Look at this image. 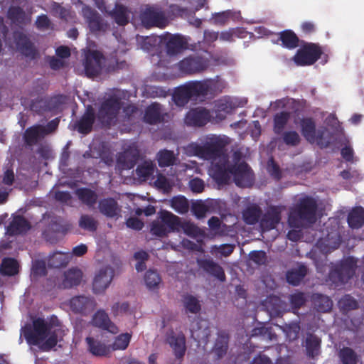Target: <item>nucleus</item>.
Returning <instances> with one entry per match:
<instances>
[{"label":"nucleus","instance_id":"6ab92c4d","mask_svg":"<svg viewBox=\"0 0 364 364\" xmlns=\"http://www.w3.org/2000/svg\"><path fill=\"white\" fill-rule=\"evenodd\" d=\"M282 209L279 206L272 205L268 208L264 214L261 216L260 227L264 231L276 228L282 219Z\"/></svg>","mask_w":364,"mask_h":364},{"label":"nucleus","instance_id":"e2e57ef3","mask_svg":"<svg viewBox=\"0 0 364 364\" xmlns=\"http://www.w3.org/2000/svg\"><path fill=\"white\" fill-rule=\"evenodd\" d=\"M342 308L345 310H354L358 308V301L350 295H345L340 301Z\"/></svg>","mask_w":364,"mask_h":364},{"label":"nucleus","instance_id":"6e6552de","mask_svg":"<svg viewBox=\"0 0 364 364\" xmlns=\"http://www.w3.org/2000/svg\"><path fill=\"white\" fill-rule=\"evenodd\" d=\"M355 269L356 262L353 257H347L331 267L328 279L336 286L344 284L353 277Z\"/></svg>","mask_w":364,"mask_h":364},{"label":"nucleus","instance_id":"bf43d9fd","mask_svg":"<svg viewBox=\"0 0 364 364\" xmlns=\"http://www.w3.org/2000/svg\"><path fill=\"white\" fill-rule=\"evenodd\" d=\"M284 143L290 146H296L300 144L301 137L296 131H287L282 134Z\"/></svg>","mask_w":364,"mask_h":364},{"label":"nucleus","instance_id":"69168bd1","mask_svg":"<svg viewBox=\"0 0 364 364\" xmlns=\"http://www.w3.org/2000/svg\"><path fill=\"white\" fill-rule=\"evenodd\" d=\"M268 172L276 180L279 181L282 178V171L279 166L272 158L268 161Z\"/></svg>","mask_w":364,"mask_h":364},{"label":"nucleus","instance_id":"de8ad7c7","mask_svg":"<svg viewBox=\"0 0 364 364\" xmlns=\"http://www.w3.org/2000/svg\"><path fill=\"white\" fill-rule=\"evenodd\" d=\"M338 357L342 364H357L358 357L350 347H343L338 352Z\"/></svg>","mask_w":364,"mask_h":364},{"label":"nucleus","instance_id":"c85d7f7f","mask_svg":"<svg viewBox=\"0 0 364 364\" xmlns=\"http://www.w3.org/2000/svg\"><path fill=\"white\" fill-rule=\"evenodd\" d=\"M279 38L276 43L281 42V46L289 50H293L299 46L300 40L291 29H286L277 33Z\"/></svg>","mask_w":364,"mask_h":364},{"label":"nucleus","instance_id":"774afa93","mask_svg":"<svg viewBox=\"0 0 364 364\" xmlns=\"http://www.w3.org/2000/svg\"><path fill=\"white\" fill-rule=\"evenodd\" d=\"M181 230L189 236L196 235L198 231V227L188 221L181 222V225H180V230Z\"/></svg>","mask_w":364,"mask_h":364},{"label":"nucleus","instance_id":"3c124183","mask_svg":"<svg viewBox=\"0 0 364 364\" xmlns=\"http://www.w3.org/2000/svg\"><path fill=\"white\" fill-rule=\"evenodd\" d=\"M132 338L129 333H121L117 336L112 344L110 346L112 350H124L127 348Z\"/></svg>","mask_w":364,"mask_h":364},{"label":"nucleus","instance_id":"72a5a7b5","mask_svg":"<svg viewBox=\"0 0 364 364\" xmlns=\"http://www.w3.org/2000/svg\"><path fill=\"white\" fill-rule=\"evenodd\" d=\"M82 279V272L77 268H72L64 273V279L62 287L64 289H70L78 286Z\"/></svg>","mask_w":364,"mask_h":364},{"label":"nucleus","instance_id":"4c0bfd02","mask_svg":"<svg viewBox=\"0 0 364 364\" xmlns=\"http://www.w3.org/2000/svg\"><path fill=\"white\" fill-rule=\"evenodd\" d=\"M262 216V209L257 204L247 206L242 212V218L247 225H255Z\"/></svg>","mask_w":364,"mask_h":364},{"label":"nucleus","instance_id":"393cba45","mask_svg":"<svg viewBox=\"0 0 364 364\" xmlns=\"http://www.w3.org/2000/svg\"><path fill=\"white\" fill-rule=\"evenodd\" d=\"M139 151L135 147L127 149L117 159L124 169H131L135 166L139 159Z\"/></svg>","mask_w":364,"mask_h":364},{"label":"nucleus","instance_id":"4d7b16f0","mask_svg":"<svg viewBox=\"0 0 364 364\" xmlns=\"http://www.w3.org/2000/svg\"><path fill=\"white\" fill-rule=\"evenodd\" d=\"M154 171V165L151 161H145L139 164L136 169V173L139 178L146 179L153 174Z\"/></svg>","mask_w":364,"mask_h":364},{"label":"nucleus","instance_id":"a18cd8bd","mask_svg":"<svg viewBox=\"0 0 364 364\" xmlns=\"http://www.w3.org/2000/svg\"><path fill=\"white\" fill-rule=\"evenodd\" d=\"M182 301L186 312L196 314L201 310L200 301L191 294L183 295Z\"/></svg>","mask_w":364,"mask_h":364},{"label":"nucleus","instance_id":"dca6fc26","mask_svg":"<svg viewBox=\"0 0 364 364\" xmlns=\"http://www.w3.org/2000/svg\"><path fill=\"white\" fill-rule=\"evenodd\" d=\"M200 269L208 275L223 282L226 276L223 268L211 258H199L196 260Z\"/></svg>","mask_w":364,"mask_h":364},{"label":"nucleus","instance_id":"a19ab883","mask_svg":"<svg viewBox=\"0 0 364 364\" xmlns=\"http://www.w3.org/2000/svg\"><path fill=\"white\" fill-rule=\"evenodd\" d=\"M19 267V264L16 259L5 257L0 265V273L3 276H15L18 273Z\"/></svg>","mask_w":364,"mask_h":364},{"label":"nucleus","instance_id":"052dcab7","mask_svg":"<svg viewBox=\"0 0 364 364\" xmlns=\"http://www.w3.org/2000/svg\"><path fill=\"white\" fill-rule=\"evenodd\" d=\"M306 301L305 294L301 291H297L289 296V302L291 306L294 310L300 309Z\"/></svg>","mask_w":364,"mask_h":364},{"label":"nucleus","instance_id":"a211bd4d","mask_svg":"<svg viewBox=\"0 0 364 364\" xmlns=\"http://www.w3.org/2000/svg\"><path fill=\"white\" fill-rule=\"evenodd\" d=\"M210 119V112L204 107H196L190 109L186 114L185 123L190 127H203Z\"/></svg>","mask_w":364,"mask_h":364},{"label":"nucleus","instance_id":"20e7f679","mask_svg":"<svg viewBox=\"0 0 364 364\" xmlns=\"http://www.w3.org/2000/svg\"><path fill=\"white\" fill-rule=\"evenodd\" d=\"M317 210L318 203L314 198L307 195L301 197L290 210L289 224L291 226H298L300 221L314 223Z\"/></svg>","mask_w":364,"mask_h":364},{"label":"nucleus","instance_id":"6e6d98bb","mask_svg":"<svg viewBox=\"0 0 364 364\" xmlns=\"http://www.w3.org/2000/svg\"><path fill=\"white\" fill-rule=\"evenodd\" d=\"M144 281L148 289H154L159 287L161 278L156 271L149 269L144 275Z\"/></svg>","mask_w":364,"mask_h":364},{"label":"nucleus","instance_id":"58836bf2","mask_svg":"<svg viewBox=\"0 0 364 364\" xmlns=\"http://www.w3.org/2000/svg\"><path fill=\"white\" fill-rule=\"evenodd\" d=\"M228 341L229 336L227 333L225 331L218 332L213 347V352L218 359L223 358L226 354L228 348Z\"/></svg>","mask_w":364,"mask_h":364},{"label":"nucleus","instance_id":"2eb2a0df","mask_svg":"<svg viewBox=\"0 0 364 364\" xmlns=\"http://www.w3.org/2000/svg\"><path fill=\"white\" fill-rule=\"evenodd\" d=\"M96 117L97 115L92 105H88L80 118L75 122L74 129L84 135L90 134L92 131Z\"/></svg>","mask_w":364,"mask_h":364},{"label":"nucleus","instance_id":"603ef678","mask_svg":"<svg viewBox=\"0 0 364 364\" xmlns=\"http://www.w3.org/2000/svg\"><path fill=\"white\" fill-rule=\"evenodd\" d=\"M8 18L17 24L26 23V13L20 6H11L8 10Z\"/></svg>","mask_w":364,"mask_h":364},{"label":"nucleus","instance_id":"7c9ffc66","mask_svg":"<svg viewBox=\"0 0 364 364\" xmlns=\"http://www.w3.org/2000/svg\"><path fill=\"white\" fill-rule=\"evenodd\" d=\"M321 340L316 335L313 333H308L305 339V348L306 355L314 359L321 353Z\"/></svg>","mask_w":364,"mask_h":364},{"label":"nucleus","instance_id":"13d9d810","mask_svg":"<svg viewBox=\"0 0 364 364\" xmlns=\"http://www.w3.org/2000/svg\"><path fill=\"white\" fill-rule=\"evenodd\" d=\"M68 263L67 256L60 252L54 253L48 259V264L53 268L65 267Z\"/></svg>","mask_w":364,"mask_h":364},{"label":"nucleus","instance_id":"0eeeda50","mask_svg":"<svg viewBox=\"0 0 364 364\" xmlns=\"http://www.w3.org/2000/svg\"><path fill=\"white\" fill-rule=\"evenodd\" d=\"M301 131L304 137L312 143L316 140L318 146L321 148H327L331 144V139L326 128L316 131V123L311 117L303 118L300 122Z\"/></svg>","mask_w":364,"mask_h":364},{"label":"nucleus","instance_id":"2f4dec72","mask_svg":"<svg viewBox=\"0 0 364 364\" xmlns=\"http://www.w3.org/2000/svg\"><path fill=\"white\" fill-rule=\"evenodd\" d=\"M109 16L119 26H126L129 21V11L127 7L116 4L114 9L109 12Z\"/></svg>","mask_w":364,"mask_h":364},{"label":"nucleus","instance_id":"338daca9","mask_svg":"<svg viewBox=\"0 0 364 364\" xmlns=\"http://www.w3.org/2000/svg\"><path fill=\"white\" fill-rule=\"evenodd\" d=\"M35 25L38 30L45 31L51 26V21L46 14H41L37 17Z\"/></svg>","mask_w":364,"mask_h":364},{"label":"nucleus","instance_id":"4be33fe9","mask_svg":"<svg viewBox=\"0 0 364 364\" xmlns=\"http://www.w3.org/2000/svg\"><path fill=\"white\" fill-rule=\"evenodd\" d=\"M166 341L172 348L175 357L182 359L186 351L185 336L183 333L176 334L173 331H171L167 333Z\"/></svg>","mask_w":364,"mask_h":364},{"label":"nucleus","instance_id":"cd10ccee","mask_svg":"<svg viewBox=\"0 0 364 364\" xmlns=\"http://www.w3.org/2000/svg\"><path fill=\"white\" fill-rule=\"evenodd\" d=\"M98 209L100 213L111 218L117 216L121 210L117 200L112 198L101 199L98 202Z\"/></svg>","mask_w":364,"mask_h":364},{"label":"nucleus","instance_id":"4468645a","mask_svg":"<svg viewBox=\"0 0 364 364\" xmlns=\"http://www.w3.org/2000/svg\"><path fill=\"white\" fill-rule=\"evenodd\" d=\"M103 55L98 50H89L85 57L83 65L86 75L95 77L99 75L102 69Z\"/></svg>","mask_w":364,"mask_h":364},{"label":"nucleus","instance_id":"8fccbe9b","mask_svg":"<svg viewBox=\"0 0 364 364\" xmlns=\"http://www.w3.org/2000/svg\"><path fill=\"white\" fill-rule=\"evenodd\" d=\"M290 118V113L281 112L277 113L274 118V132L276 134H281Z\"/></svg>","mask_w":364,"mask_h":364},{"label":"nucleus","instance_id":"39448f33","mask_svg":"<svg viewBox=\"0 0 364 364\" xmlns=\"http://www.w3.org/2000/svg\"><path fill=\"white\" fill-rule=\"evenodd\" d=\"M226 178L224 180H215L218 183H226L232 175L235 184L239 187H250L252 186L255 176L251 168L246 162L239 164H230L229 158L225 164Z\"/></svg>","mask_w":364,"mask_h":364},{"label":"nucleus","instance_id":"c03bdc74","mask_svg":"<svg viewBox=\"0 0 364 364\" xmlns=\"http://www.w3.org/2000/svg\"><path fill=\"white\" fill-rule=\"evenodd\" d=\"M93 326L110 331L112 323L110 321L108 314L104 310H98L92 318Z\"/></svg>","mask_w":364,"mask_h":364},{"label":"nucleus","instance_id":"5fc2aeb1","mask_svg":"<svg viewBox=\"0 0 364 364\" xmlns=\"http://www.w3.org/2000/svg\"><path fill=\"white\" fill-rule=\"evenodd\" d=\"M78 225L80 228L90 232H95L97 229V221L87 214L80 216Z\"/></svg>","mask_w":364,"mask_h":364},{"label":"nucleus","instance_id":"5701e85b","mask_svg":"<svg viewBox=\"0 0 364 364\" xmlns=\"http://www.w3.org/2000/svg\"><path fill=\"white\" fill-rule=\"evenodd\" d=\"M63 219L60 217L54 216L45 230L43 231V237L50 243H55L58 241L57 234L64 233L66 228L62 224Z\"/></svg>","mask_w":364,"mask_h":364},{"label":"nucleus","instance_id":"0e129e2a","mask_svg":"<svg viewBox=\"0 0 364 364\" xmlns=\"http://www.w3.org/2000/svg\"><path fill=\"white\" fill-rule=\"evenodd\" d=\"M250 259L256 264H264L267 261V255L262 250H254L250 253Z\"/></svg>","mask_w":364,"mask_h":364},{"label":"nucleus","instance_id":"09e8293b","mask_svg":"<svg viewBox=\"0 0 364 364\" xmlns=\"http://www.w3.org/2000/svg\"><path fill=\"white\" fill-rule=\"evenodd\" d=\"M158 164L160 167H168L174 164L176 158L173 151L163 149L158 152Z\"/></svg>","mask_w":364,"mask_h":364},{"label":"nucleus","instance_id":"1a4fd4ad","mask_svg":"<svg viewBox=\"0 0 364 364\" xmlns=\"http://www.w3.org/2000/svg\"><path fill=\"white\" fill-rule=\"evenodd\" d=\"M120 109V100L115 97H109L102 102L97 118L103 127H109L117 118Z\"/></svg>","mask_w":364,"mask_h":364},{"label":"nucleus","instance_id":"37998d69","mask_svg":"<svg viewBox=\"0 0 364 364\" xmlns=\"http://www.w3.org/2000/svg\"><path fill=\"white\" fill-rule=\"evenodd\" d=\"M312 301L318 311L328 312L332 309V300L328 296L321 294H314L312 295Z\"/></svg>","mask_w":364,"mask_h":364},{"label":"nucleus","instance_id":"f03ea898","mask_svg":"<svg viewBox=\"0 0 364 364\" xmlns=\"http://www.w3.org/2000/svg\"><path fill=\"white\" fill-rule=\"evenodd\" d=\"M65 335L60 321L52 316L49 321L43 318L33 319L32 326L26 327L23 336L28 343L39 346L44 352L50 351Z\"/></svg>","mask_w":364,"mask_h":364},{"label":"nucleus","instance_id":"c756f323","mask_svg":"<svg viewBox=\"0 0 364 364\" xmlns=\"http://www.w3.org/2000/svg\"><path fill=\"white\" fill-rule=\"evenodd\" d=\"M41 124H35L27 128L23 134V139L26 146H33L41 139L44 138V134Z\"/></svg>","mask_w":364,"mask_h":364},{"label":"nucleus","instance_id":"ddd939ff","mask_svg":"<svg viewBox=\"0 0 364 364\" xmlns=\"http://www.w3.org/2000/svg\"><path fill=\"white\" fill-rule=\"evenodd\" d=\"M13 43L16 49L24 56L35 58L37 55V50L34 43L28 36L22 31L16 30L12 33Z\"/></svg>","mask_w":364,"mask_h":364},{"label":"nucleus","instance_id":"f3484780","mask_svg":"<svg viewBox=\"0 0 364 364\" xmlns=\"http://www.w3.org/2000/svg\"><path fill=\"white\" fill-rule=\"evenodd\" d=\"M114 277V270L109 266L100 269L95 275L92 289L95 294L103 293L109 286Z\"/></svg>","mask_w":364,"mask_h":364},{"label":"nucleus","instance_id":"aec40b11","mask_svg":"<svg viewBox=\"0 0 364 364\" xmlns=\"http://www.w3.org/2000/svg\"><path fill=\"white\" fill-rule=\"evenodd\" d=\"M164 39L166 53L169 55H177L188 48L187 39L181 34L168 33Z\"/></svg>","mask_w":364,"mask_h":364},{"label":"nucleus","instance_id":"423d86ee","mask_svg":"<svg viewBox=\"0 0 364 364\" xmlns=\"http://www.w3.org/2000/svg\"><path fill=\"white\" fill-rule=\"evenodd\" d=\"M209 64L205 57L198 53H192L179 60L175 65L182 76H191L205 71Z\"/></svg>","mask_w":364,"mask_h":364},{"label":"nucleus","instance_id":"9b49d317","mask_svg":"<svg viewBox=\"0 0 364 364\" xmlns=\"http://www.w3.org/2000/svg\"><path fill=\"white\" fill-rule=\"evenodd\" d=\"M140 20L146 28H164L166 18L161 9L156 6H146L140 14Z\"/></svg>","mask_w":364,"mask_h":364},{"label":"nucleus","instance_id":"bb28decb","mask_svg":"<svg viewBox=\"0 0 364 364\" xmlns=\"http://www.w3.org/2000/svg\"><path fill=\"white\" fill-rule=\"evenodd\" d=\"M31 229L30 223L22 215L14 217L6 228L9 235H18L26 233Z\"/></svg>","mask_w":364,"mask_h":364},{"label":"nucleus","instance_id":"a878e982","mask_svg":"<svg viewBox=\"0 0 364 364\" xmlns=\"http://www.w3.org/2000/svg\"><path fill=\"white\" fill-rule=\"evenodd\" d=\"M341 244V239L338 232H331L324 238H320L316 246L323 253H328L337 249Z\"/></svg>","mask_w":364,"mask_h":364},{"label":"nucleus","instance_id":"e433bc0d","mask_svg":"<svg viewBox=\"0 0 364 364\" xmlns=\"http://www.w3.org/2000/svg\"><path fill=\"white\" fill-rule=\"evenodd\" d=\"M307 272L306 267L303 264L296 268H292L286 273L287 282L292 286H298L306 275Z\"/></svg>","mask_w":364,"mask_h":364},{"label":"nucleus","instance_id":"9d476101","mask_svg":"<svg viewBox=\"0 0 364 364\" xmlns=\"http://www.w3.org/2000/svg\"><path fill=\"white\" fill-rule=\"evenodd\" d=\"M323 54L321 47L318 43H305L294 56V61L297 65L307 66L314 64Z\"/></svg>","mask_w":364,"mask_h":364},{"label":"nucleus","instance_id":"680f3d73","mask_svg":"<svg viewBox=\"0 0 364 364\" xmlns=\"http://www.w3.org/2000/svg\"><path fill=\"white\" fill-rule=\"evenodd\" d=\"M150 231L152 235L160 237H166L169 233L161 220L151 223Z\"/></svg>","mask_w":364,"mask_h":364},{"label":"nucleus","instance_id":"7ed1b4c3","mask_svg":"<svg viewBox=\"0 0 364 364\" xmlns=\"http://www.w3.org/2000/svg\"><path fill=\"white\" fill-rule=\"evenodd\" d=\"M223 88V83L219 80H191L176 88L173 100L176 105L182 107L191 100L204 97L208 95H215L221 92Z\"/></svg>","mask_w":364,"mask_h":364},{"label":"nucleus","instance_id":"ea45409f","mask_svg":"<svg viewBox=\"0 0 364 364\" xmlns=\"http://www.w3.org/2000/svg\"><path fill=\"white\" fill-rule=\"evenodd\" d=\"M163 117L161 114L160 105L154 103L149 106L144 115V121L149 124H156L161 122Z\"/></svg>","mask_w":364,"mask_h":364},{"label":"nucleus","instance_id":"412c9836","mask_svg":"<svg viewBox=\"0 0 364 364\" xmlns=\"http://www.w3.org/2000/svg\"><path fill=\"white\" fill-rule=\"evenodd\" d=\"M70 305L73 311L86 315L95 309L96 302L91 296H77L70 299Z\"/></svg>","mask_w":364,"mask_h":364},{"label":"nucleus","instance_id":"864d4df0","mask_svg":"<svg viewBox=\"0 0 364 364\" xmlns=\"http://www.w3.org/2000/svg\"><path fill=\"white\" fill-rule=\"evenodd\" d=\"M171 207L178 213L184 214L188 211L189 204L186 197L178 196L171 200Z\"/></svg>","mask_w":364,"mask_h":364},{"label":"nucleus","instance_id":"f257e3e1","mask_svg":"<svg viewBox=\"0 0 364 364\" xmlns=\"http://www.w3.org/2000/svg\"><path fill=\"white\" fill-rule=\"evenodd\" d=\"M228 144L226 136H208L203 144L191 143L186 148V153L205 160H212L211 176L215 180H224L226 178L225 164L228 156L225 153V146Z\"/></svg>","mask_w":364,"mask_h":364},{"label":"nucleus","instance_id":"b1692460","mask_svg":"<svg viewBox=\"0 0 364 364\" xmlns=\"http://www.w3.org/2000/svg\"><path fill=\"white\" fill-rule=\"evenodd\" d=\"M87 350L93 355L97 357H105L110 354V346L93 338L88 336L85 338Z\"/></svg>","mask_w":364,"mask_h":364},{"label":"nucleus","instance_id":"c9c22d12","mask_svg":"<svg viewBox=\"0 0 364 364\" xmlns=\"http://www.w3.org/2000/svg\"><path fill=\"white\" fill-rule=\"evenodd\" d=\"M348 226L352 229H360L364 225V208L361 206L353 208L347 218Z\"/></svg>","mask_w":364,"mask_h":364},{"label":"nucleus","instance_id":"79ce46f5","mask_svg":"<svg viewBox=\"0 0 364 364\" xmlns=\"http://www.w3.org/2000/svg\"><path fill=\"white\" fill-rule=\"evenodd\" d=\"M52 98H40L32 100L31 109L38 114H42L44 112L52 111L55 106L53 105Z\"/></svg>","mask_w":364,"mask_h":364},{"label":"nucleus","instance_id":"473e14b6","mask_svg":"<svg viewBox=\"0 0 364 364\" xmlns=\"http://www.w3.org/2000/svg\"><path fill=\"white\" fill-rule=\"evenodd\" d=\"M160 220L166 227L168 232H179L181 221L179 217L167 210H162L160 213Z\"/></svg>","mask_w":364,"mask_h":364},{"label":"nucleus","instance_id":"f8f14e48","mask_svg":"<svg viewBox=\"0 0 364 364\" xmlns=\"http://www.w3.org/2000/svg\"><path fill=\"white\" fill-rule=\"evenodd\" d=\"M82 12L91 33H104L108 29L109 24L96 10L85 6L82 7Z\"/></svg>","mask_w":364,"mask_h":364},{"label":"nucleus","instance_id":"49530a36","mask_svg":"<svg viewBox=\"0 0 364 364\" xmlns=\"http://www.w3.org/2000/svg\"><path fill=\"white\" fill-rule=\"evenodd\" d=\"M282 301L278 296H270L267 297L263 305L271 315L279 316L282 311Z\"/></svg>","mask_w":364,"mask_h":364},{"label":"nucleus","instance_id":"f704fd0d","mask_svg":"<svg viewBox=\"0 0 364 364\" xmlns=\"http://www.w3.org/2000/svg\"><path fill=\"white\" fill-rule=\"evenodd\" d=\"M78 199L89 208H93L97 202V193L88 188H80L75 191Z\"/></svg>","mask_w":364,"mask_h":364}]
</instances>
